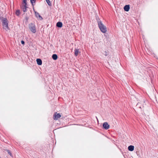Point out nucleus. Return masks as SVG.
I'll use <instances>...</instances> for the list:
<instances>
[{
  "label": "nucleus",
  "mask_w": 158,
  "mask_h": 158,
  "mask_svg": "<svg viewBox=\"0 0 158 158\" xmlns=\"http://www.w3.org/2000/svg\"><path fill=\"white\" fill-rule=\"evenodd\" d=\"M31 3L32 5H33V3H35L36 0H30Z\"/></svg>",
  "instance_id": "17"
},
{
  "label": "nucleus",
  "mask_w": 158,
  "mask_h": 158,
  "mask_svg": "<svg viewBox=\"0 0 158 158\" xmlns=\"http://www.w3.org/2000/svg\"><path fill=\"white\" fill-rule=\"evenodd\" d=\"M16 14L17 15L19 16L20 14V10H17L16 12Z\"/></svg>",
  "instance_id": "15"
},
{
  "label": "nucleus",
  "mask_w": 158,
  "mask_h": 158,
  "mask_svg": "<svg viewBox=\"0 0 158 158\" xmlns=\"http://www.w3.org/2000/svg\"><path fill=\"white\" fill-rule=\"evenodd\" d=\"M104 54L106 56L107 55V52H106L105 51L104 53Z\"/></svg>",
  "instance_id": "19"
},
{
  "label": "nucleus",
  "mask_w": 158,
  "mask_h": 158,
  "mask_svg": "<svg viewBox=\"0 0 158 158\" xmlns=\"http://www.w3.org/2000/svg\"><path fill=\"white\" fill-rule=\"evenodd\" d=\"M52 58L54 60H56L58 58L56 54H53L52 55Z\"/></svg>",
  "instance_id": "12"
},
{
  "label": "nucleus",
  "mask_w": 158,
  "mask_h": 158,
  "mask_svg": "<svg viewBox=\"0 0 158 158\" xmlns=\"http://www.w3.org/2000/svg\"><path fill=\"white\" fill-rule=\"evenodd\" d=\"M2 25L3 28L6 29L8 28V20L6 18H3L2 20Z\"/></svg>",
  "instance_id": "3"
},
{
  "label": "nucleus",
  "mask_w": 158,
  "mask_h": 158,
  "mask_svg": "<svg viewBox=\"0 0 158 158\" xmlns=\"http://www.w3.org/2000/svg\"><path fill=\"white\" fill-rule=\"evenodd\" d=\"M27 7L26 5H24L23 6V12H25L27 11Z\"/></svg>",
  "instance_id": "13"
},
{
  "label": "nucleus",
  "mask_w": 158,
  "mask_h": 158,
  "mask_svg": "<svg viewBox=\"0 0 158 158\" xmlns=\"http://www.w3.org/2000/svg\"><path fill=\"white\" fill-rule=\"evenodd\" d=\"M6 151L7 152L8 154L9 155H10V156H12V154H11V152H10V151L9 150H6Z\"/></svg>",
  "instance_id": "16"
},
{
  "label": "nucleus",
  "mask_w": 158,
  "mask_h": 158,
  "mask_svg": "<svg viewBox=\"0 0 158 158\" xmlns=\"http://www.w3.org/2000/svg\"><path fill=\"white\" fill-rule=\"evenodd\" d=\"M103 126L104 129L106 130L108 129L109 128V125L107 122H105L103 123Z\"/></svg>",
  "instance_id": "4"
},
{
  "label": "nucleus",
  "mask_w": 158,
  "mask_h": 158,
  "mask_svg": "<svg viewBox=\"0 0 158 158\" xmlns=\"http://www.w3.org/2000/svg\"><path fill=\"white\" fill-rule=\"evenodd\" d=\"M61 116L60 114H57L54 115V119H57L60 118Z\"/></svg>",
  "instance_id": "5"
},
{
  "label": "nucleus",
  "mask_w": 158,
  "mask_h": 158,
  "mask_svg": "<svg viewBox=\"0 0 158 158\" xmlns=\"http://www.w3.org/2000/svg\"><path fill=\"white\" fill-rule=\"evenodd\" d=\"M56 26L59 27H61L62 26V23L61 22H57L56 24Z\"/></svg>",
  "instance_id": "10"
},
{
  "label": "nucleus",
  "mask_w": 158,
  "mask_h": 158,
  "mask_svg": "<svg viewBox=\"0 0 158 158\" xmlns=\"http://www.w3.org/2000/svg\"><path fill=\"white\" fill-rule=\"evenodd\" d=\"M23 2L25 4L24 5H27L26 0H23Z\"/></svg>",
  "instance_id": "18"
},
{
  "label": "nucleus",
  "mask_w": 158,
  "mask_h": 158,
  "mask_svg": "<svg viewBox=\"0 0 158 158\" xmlns=\"http://www.w3.org/2000/svg\"><path fill=\"white\" fill-rule=\"evenodd\" d=\"M128 149L131 151H133L134 149V146L132 145H130L128 147Z\"/></svg>",
  "instance_id": "11"
},
{
  "label": "nucleus",
  "mask_w": 158,
  "mask_h": 158,
  "mask_svg": "<svg viewBox=\"0 0 158 158\" xmlns=\"http://www.w3.org/2000/svg\"><path fill=\"white\" fill-rule=\"evenodd\" d=\"M80 53V52L79 51L78 49H75L74 50V55L76 56H77L78 55L79 53Z\"/></svg>",
  "instance_id": "9"
},
{
  "label": "nucleus",
  "mask_w": 158,
  "mask_h": 158,
  "mask_svg": "<svg viewBox=\"0 0 158 158\" xmlns=\"http://www.w3.org/2000/svg\"><path fill=\"white\" fill-rule=\"evenodd\" d=\"M130 9V6L129 5H125L124 7V9L125 11H129Z\"/></svg>",
  "instance_id": "6"
},
{
  "label": "nucleus",
  "mask_w": 158,
  "mask_h": 158,
  "mask_svg": "<svg viewBox=\"0 0 158 158\" xmlns=\"http://www.w3.org/2000/svg\"><path fill=\"white\" fill-rule=\"evenodd\" d=\"M46 1L49 6H51V3L50 1L49 0H46Z\"/></svg>",
  "instance_id": "14"
},
{
  "label": "nucleus",
  "mask_w": 158,
  "mask_h": 158,
  "mask_svg": "<svg viewBox=\"0 0 158 158\" xmlns=\"http://www.w3.org/2000/svg\"><path fill=\"white\" fill-rule=\"evenodd\" d=\"M37 64L39 65H41L42 64V61L40 59H37L36 60Z\"/></svg>",
  "instance_id": "8"
},
{
  "label": "nucleus",
  "mask_w": 158,
  "mask_h": 158,
  "mask_svg": "<svg viewBox=\"0 0 158 158\" xmlns=\"http://www.w3.org/2000/svg\"><path fill=\"white\" fill-rule=\"evenodd\" d=\"M35 16H36V17H37V18L39 17L40 19H42V18L40 15L37 12H35Z\"/></svg>",
  "instance_id": "7"
},
{
  "label": "nucleus",
  "mask_w": 158,
  "mask_h": 158,
  "mask_svg": "<svg viewBox=\"0 0 158 158\" xmlns=\"http://www.w3.org/2000/svg\"><path fill=\"white\" fill-rule=\"evenodd\" d=\"M21 43L22 44H23V45H24L25 44V42H24V41L23 40H22L21 41Z\"/></svg>",
  "instance_id": "20"
},
{
  "label": "nucleus",
  "mask_w": 158,
  "mask_h": 158,
  "mask_svg": "<svg viewBox=\"0 0 158 158\" xmlns=\"http://www.w3.org/2000/svg\"><path fill=\"white\" fill-rule=\"evenodd\" d=\"M29 27L30 31L33 33L36 32L35 27V24L33 23H30L29 25Z\"/></svg>",
  "instance_id": "2"
},
{
  "label": "nucleus",
  "mask_w": 158,
  "mask_h": 158,
  "mask_svg": "<svg viewBox=\"0 0 158 158\" xmlns=\"http://www.w3.org/2000/svg\"><path fill=\"white\" fill-rule=\"evenodd\" d=\"M97 23L99 28L101 31L103 33H105L107 31L106 27L104 25L100 20H97Z\"/></svg>",
  "instance_id": "1"
}]
</instances>
